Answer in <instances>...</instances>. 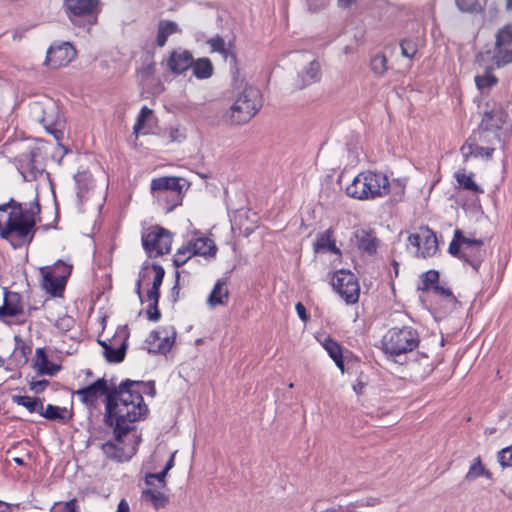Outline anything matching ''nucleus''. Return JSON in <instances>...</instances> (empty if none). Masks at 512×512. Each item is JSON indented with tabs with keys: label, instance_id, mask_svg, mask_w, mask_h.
I'll use <instances>...</instances> for the list:
<instances>
[{
	"label": "nucleus",
	"instance_id": "nucleus-32",
	"mask_svg": "<svg viewBox=\"0 0 512 512\" xmlns=\"http://www.w3.org/2000/svg\"><path fill=\"white\" fill-rule=\"evenodd\" d=\"M300 77L302 78L303 81L302 87L318 81L320 79L319 62L316 60L310 61L305 71L300 74Z\"/></svg>",
	"mask_w": 512,
	"mask_h": 512
},
{
	"label": "nucleus",
	"instance_id": "nucleus-46",
	"mask_svg": "<svg viewBox=\"0 0 512 512\" xmlns=\"http://www.w3.org/2000/svg\"><path fill=\"white\" fill-rule=\"evenodd\" d=\"M61 411L62 409L60 407L49 404L46 408L43 407L39 411V414L48 420L64 419Z\"/></svg>",
	"mask_w": 512,
	"mask_h": 512
},
{
	"label": "nucleus",
	"instance_id": "nucleus-35",
	"mask_svg": "<svg viewBox=\"0 0 512 512\" xmlns=\"http://www.w3.org/2000/svg\"><path fill=\"white\" fill-rule=\"evenodd\" d=\"M474 80L477 88L482 92L498 82L496 76L492 74V68H487L484 75H477Z\"/></svg>",
	"mask_w": 512,
	"mask_h": 512
},
{
	"label": "nucleus",
	"instance_id": "nucleus-34",
	"mask_svg": "<svg viewBox=\"0 0 512 512\" xmlns=\"http://www.w3.org/2000/svg\"><path fill=\"white\" fill-rule=\"evenodd\" d=\"M481 476H486L487 478H491V473L484 468L481 463V458L478 456L475 458L474 462L469 467L468 472L465 475V479L467 481H473Z\"/></svg>",
	"mask_w": 512,
	"mask_h": 512
},
{
	"label": "nucleus",
	"instance_id": "nucleus-51",
	"mask_svg": "<svg viewBox=\"0 0 512 512\" xmlns=\"http://www.w3.org/2000/svg\"><path fill=\"white\" fill-rule=\"evenodd\" d=\"M456 4L461 11L473 12L479 8L478 0H456Z\"/></svg>",
	"mask_w": 512,
	"mask_h": 512
},
{
	"label": "nucleus",
	"instance_id": "nucleus-60",
	"mask_svg": "<svg viewBox=\"0 0 512 512\" xmlns=\"http://www.w3.org/2000/svg\"><path fill=\"white\" fill-rule=\"evenodd\" d=\"M169 138L172 142H181L185 139V135L182 134L178 128H171L169 131Z\"/></svg>",
	"mask_w": 512,
	"mask_h": 512
},
{
	"label": "nucleus",
	"instance_id": "nucleus-10",
	"mask_svg": "<svg viewBox=\"0 0 512 512\" xmlns=\"http://www.w3.org/2000/svg\"><path fill=\"white\" fill-rule=\"evenodd\" d=\"M331 285L347 304H354L358 301L360 287L356 277L350 271L339 270L335 272Z\"/></svg>",
	"mask_w": 512,
	"mask_h": 512
},
{
	"label": "nucleus",
	"instance_id": "nucleus-2",
	"mask_svg": "<svg viewBox=\"0 0 512 512\" xmlns=\"http://www.w3.org/2000/svg\"><path fill=\"white\" fill-rule=\"evenodd\" d=\"M40 213L37 199L23 207L22 203L10 199L0 205V237L13 248L32 242L35 236L36 216Z\"/></svg>",
	"mask_w": 512,
	"mask_h": 512
},
{
	"label": "nucleus",
	"instance_id": "nucleus-18",
	"mask_svg": "<svg viewBox=\"0 0 512 512\" xmlns=\"http://www.w3.org/2000/svg\"><path fill=\"white\" fill-rule=\"evenodd\" d=\"M23 313V305L21 295L17 292H4V302L0 307V319L5 320L7 317H16Z\"/></svg>",
	"mask_w": 512,
	"mask_h": 512
},
{
	"label": "nucleus",
	"instance_id": "nucleus-15",
	"mask_svg": "<svg viewBox=\"0 0 512 512\" xmlns=\"http://www.w3.org/2000/svg\"><path fill=\"white\" fill-rule=\"evenodd\" d=\"M76 56V50L69 42L53 44L47 51L45 64L52 69L67 66Z\"/></svg>",
	"mask_w": 512,
	"mask_h": 512
},
{
	"label": "nucleus",
	"instance_id": "nucleus-5",
	"mask_svg": "<svg viewBox=\"0 0 512 512\" xmlns=\"http://www.w3.org/2000/svg\"><path fill=\"white\" fill-rule=\"evenodd\" d=\"M420 343L418 331L411 326L390 328L382 339V349L390 356L412 352Z\"/></svg>",
	"mask_w": 512,
	"mask_h": 512
},
{
	"label": "nucleus",
	"instance_id": "nucleus-19",
	"mask_svg": "<svg viewBox=\"0 0 512 512\" xmlns=\"http://www.w3.org/2000/svg\"><path fill=\"white\" fill-rule=\"evenodd\" d=\"M193 56L186 50H174L168 59V67L175 74H182L191 68Z\"/></svg>",
	"mask_w": 512,
	"mask_h": 512
},
{
	"label": "nucleus",
	"instance_id": "nucleus-8",
	"mask_svg": "<svg viewBox=\"0 0 512 512\" xmlns=\"http://www.w3.org/2000/svg\"><path fill=\"white\" fill-rule=\"evenodd\" d=\"M99 0H65L64 6L69 19L75 25L90 28L97 21Z\"/></svg>",
	"mask_w": 512,
	"mask_h": 512
},
{
	"label": "nucleus",
	"instance_id": "nucleus-30",
	"mask_svg": "<svg viewBox=\"0 0 512 512\" xmlns=\"http://www.w3.org/2000/svg\"><path fill=\"white\" fill-rule=\"evenodd\" d=\"M142 499L150 502L156 509L164 507L168 502L167 496L161 491L155 489L143 490Z\"/></svg>",
	"mask_w": 512,
	"mask_h": 512
},
{
	"label": "nucleus",
	"instance_id": "nucleus-59",
	"mask_svg": "<svg viewBox=\"0 0 512 512\" xmlns=\"http://www.w3.org/2000/svg\"><path fill=\"white\" fill-rule=\"evenodd\" d=\"M49 382L47 380L33 381L30 384V389L35 393H41L48 386Z\"/></svg>",
	"mask_w": 512,
	"mask_h": 512
},
{
	"label": "nucleus",
	"instance_id": "nucleus-64",
	"mask_svg": "<svg viewBox=\"0 0 512 512\" xmlns=\"http://www.w3.org/2000/svg\"><path fill=\"white\" fill-rule=\"evenodd\" d=\"M117 512H130L129 504L126 500L122 499L117 507Z\"/></svg>",
	"mask_w": 512,
	"mask_h": 512
},
{
	"label": "nucleus",
	"instance_id": "nucleus-22",
	"mask_svg": "<svg viewBox=\"0 0 512 512\" xmlns=\"http://www.w3.org/2000/svg\"><path fill=\"white\" fill-rule=\"evenodd\" d=\"M123 437H121V442L117 441H107L101 445V450L106 455L107 458L117 461L124 462L130 459V455L125 453L124 448L122 447Z\"/></svg>",
	"mask_w": 512,
	"mask_h": 512
},
{
	"label": "nucleus",
	"instance_id": "nucleus-42",
	"mask_svg": "<svg viewBox=\"0 0 512 512\" xmlns=\"http://www.w3.org/2000/svg\"><path fill=\"white\" fill-rule=\"evenodd\" d=\"M512 43V25H506L496 35L495 46H508Z\"/></svg>",
	"mask_w": 512,
	"mask_h": 512
},
{
	"label": "nucleus",
	"instance_id": "nucleus-40",
	"mask_svg": "<svg viewBox=\"0 0 512 512\" xmlns=\"http://www.w3.org/2000/svg\"><path fill=\"white\" fill-rule=\"evenodd\" d=\"M374 74L382 76L387 71V58L384 54L375 55L370 62Z\"/></svg>",
	"mask_w": 512,
	"mask_h": 512
},
{
	"label": "nucleus",
	"instance_id": "nucleus-53",
	"mask_svg": "<svg viewBox=\"0 0 512 512\" xmlns=\"http://www.w3.org/2000/svg\"><path fill=\"white\" fill-rule=\"evenodd\" d=\"M152 270L154 272V278H153L152 284H154L158 287H161L163 279H164V275H165L164 268L161 265L154 263V264H152Z\"/></svg>",
	"mask_w": 512,
	"mask_h": 512
},
{
	"label": "nucleus",
	"instance_id": "nucleus-7",
	"mask_svg": "<svg viewBox=\"0 0 512 512\" xmlns=\"http://www.w3.org/2000/svg\"><path fill=\"white\" fill-rule=\"evenodd\" d=\"M185 180L175 176L155 178L151 181V191L159 200L166 202L170 212L182 204Z\"/></svg>",
	"mask_w": 512,
	"mask_h": 512
},
{
	"label": "nucleus",
	"instance_id": "nucleus-11",
	"mask_svg": "<svg viewBox=\"0 0 512 512\" xmlns=\"http://www.w3.org/2000/svg\"><path fill=\"white\" fill-rule=\"evenodd\" d=\"M142 244L149 257L167 254L171 250V234L166 229L155 226L142 236Z\"/></svg>",
	"mask_w": 512,
	"mask_h": 512
},
{
	"label": "nucleus",
	"instance_id": "nucleus-3",
	"mask_svg": "<svg viewBox=\"0 0 512 512\" xmlns=\"http://www.w3.org/2000/svg\"><path fill=\"white\" fill-rule=\"evenodd\" d=\"M390 182L388 177L375 171L359 173L351 184L346 187V194L357 200H374L389 194Z\"/></svg>",
	"mask_w": 512,
	"mask_h": 512
},
{
	"label": "nucleus",
	"instance_id": "nucleus-62",
	"mask_svg": "<svg viewBox=\"0 0 512 512\" xmlns=\"http://www.w3.org/2000/svg\"><path fill=\"white\" fill-rule=\"evenodd\" d=\"M147 300H156L160 298V287L152 284L151 288L147 291Z\"/></svg>",
	"mask_w": 512,
	"mask_h": 512
},
{
	"label": "nucleus",
	"instance_id": "nucleus-25",
	"mask_svg": "<svg viewBox=\"0 0 512 512\" xmlns=\"http://www.w3.org/2000/svg\"><path fill=\"white\" fill-rule=\"evenodd\" d=\"M323 348L326 350L328 355L333 359L336 366L341 369V371L344 370V361H343V354H342V347L341 345L336 342L331 337H326L321 342Z\"/></svg>",
	"mask_w": 512,
	"mask_h": 512
},
{
	"label": "nucleus",
	"instance_id": "nucleus-63",
	"mask_svg": "<svg viewBox=\"0 0 512 512\" xmlns=\"http://www.w3.org/2000/svg\"><path fill=\"white\" fill-rule=\"evenodd\" d=\"M295 309H296V312L301 320L306 321L308 319V314L306 312V308L301 302H298L296 304Z\"/></svg>",
	"mask_w": 512,
	"mask_h": 512
},
{
	"label": "nucleus",
	"instance_id": "nucleus-44",
	"mask_svg": "<svg viewBox=\"0 0 512 512\" xmlns=\"http://www.w3.org/2000/svg\"><path fill=\"white\" fill-rule=\"evenodd\" d=\"M151 115H152V110L150 108H148L146 106L142 107V109L140 110V113L137 117L136 123L134 124V127H133V133L135 135H138V133L142 130L146 121L151 117Z\"/></svg>",
	"mask_w": 512,
	"mask_h": 512
},
{
	"label": "nucleus",
	"instance_id": "nucleus-21",
	"mask_svg": "<svg viewBox=\"0 0 512 512\" xmlns=\"http://www.w3.org/2000/svg\"><path fill=\"white\" fill-rule=\"evenodd\" d=\"M207 44L211 47L212 51L222 54L225 61H228L231 69L236 70V55L231 49V43H226L220 36H215L207 40Z\"/></svg>",
	"mask_w": 512,
	"mask_h": 512
},
{
	"label": "nucleus",
	"instance_id": "nucleus-37",
	"mask_svg": "<svg viewBox=\"0 0 512 512\" xmlns=\"http://www.w3.org/2000/svg\"><path fill=\"white\" fill-rule=\"evenodd\" d=\"M463 238H466V237L463 235L462 231L460 229H456L454 231V237L448 247V252L451 255L458 257L459 259H462V251H463L462 240H463Z\"/></svg>",
	"mask_w": 512,
	"mask_h": 512
},
{
	"label": "nucleus",
	"instance_id": "nucleus-28",
	"mask_svg": "<svg viewBox=\"0 0 512 512\" xmlns=\"http://www.w3.org/2000/svg\"><path fill=\"white\" fill-rule=\"evenodd\" d=\"M179 32L178 25L173 21H160L158 25V32L156 44L163 47L170 35Z\"/></svg>",
	"mask_w": 512,
	"mask_h": 512
},
{
	"label": "nucleus",
	"instance_id": "nucleus-27",
	"mask_svg": "<svg viewBox=\"0 0 512 512\" xmlns=\"http://www.w3.org/2000/svg\"><path fill=\"white\" fill-rule=\"evenodd\" d=\"M36 358L39 374L53 376L60 369V366L50 363L43 348L36 349Z\"/></svg>",
	"mask_w": 512,
	"mask_h": 512
},
{
	"label": "nucleus",
	"instance_id": "nucleus-17",
	"mask_svg": "<svg viewBox=\"0 0 512 512\" xmlns=\"http://www.w3.org/2000/svg\"><path fill=\"white\" fill-rule=\"evenodd\" d=\"M477 142H480L478 140L477 133L474 134L473 138H469L460 148V151L463 155L464 161L466 162L470 157H482L486 158L487 160L491 159L493 156V153L495 151V148L491 145H488L487 147H482L477 144Z\"/></svg>",
	"mask_w": 512,
	"mask_h": 512
},
{
	"label": "nucleus",
	"instance_id": "nucleus-38",
	"mask_svg": "<svg viewBox=\"0 0 512 512\" xmlns=\"http://www.w3.org/2000/svg\"><path fill=\"white\" fill-rule=\"evenodd\" d=\"M72 267L63 261H57L51 268H46L45 271L55 275L56 277L67 281L71 274Z\"/></svg>",
	"mask_w": 512,
	"mask_h": 512
},
{
	"label": "nucleus",
	"instance_id": "nucleus-41",
	"mask_svg": "<svg viewBox=\"0 0 512 512\" xmlns=\"http://www.w3.org/2000/svg\"><path fill=\"white\" fill-rule=\"evenodd\" d=\"M192 256V251L188 242L177 250L173 257L174 265L176 267H180L184 265Z\"/></svg>",
	"mask_w": 512,
	"mask_h": 512
},
{
	"label": "nucleus",
	"instance_id": "nucleus-39",
	"mask_svg": "<svg viewBox=\"0 0 512 512\" xmlns=\"http://www.w3.org/2000/svg\"><path fill=\"white\" fill-rule=\"evenodd\" d=\"M126 353V344L123 343L117 348L106 347L104 356L108 362L119 363L124 360Z\"/></svg>",
	"mask_w": 512,
	"mask_h": 512
},
{
	"label": "nucleus",
	"instance_id": "nucleus-16",
	"mask_svg": "<svg viewBox=\"0 0 512 512\" xmlns=\"http://www.w3.org/2000/svg\"><path fill=\"white\" fill-rule=\"evenodd\" d=\"M462 260L468 263L473 269L478 270L486 256L484 241L480 239L463 238Z\"/></svg>",
	"mask_w": 512,
	"mask_h": 512
},
{
	"label": "nucleus",
	"instance_id": "nucleus-48",
	"mask_svg": "<svg viewBox=\"0 0 512 512\" xmlns=\"http://www.w3.org/2000/svg\"><path fill=\"white\" fill-rule=\"evenodd\" d=\"M333 232L331 229H327L323 233L317 236V240L315 243L316 250H324L327 249L330 243L332 242Z\"/></svg>",
	"mask_w": 512,
	"mask_h": 512
},
{
	"label": "nucleus",
	"instance_id": "nucleus-6",
	"mask_svg": "<svg viewBox=\"0 0 512 512\" xmlns=\"http://www.w3.org/2000/svg\"><path fill=\"white\" fill-rule=\"evenodd\" d=\"M262 107V95L254 86L246 85L237 95L230 108L229 118L233 124H244L250 121Z\"/></svg>",
	"mask_w": 512,
	"mask_h": 512
},
{
	"label": "nucleus",
	"instance_id": "nucleus-58",
	"mask_svg": "<svg viewBox=\"0 0 512 512\" xmlns=\"http://www.w3.org/2000/svg\"><path fill=\"white\" fill-rule=\"evenodd\" d=\"M329 0H307L308 7L311 11H319L326 7Z\"/></svg>",
	"mask_w": 512,
	"mask_h": 512
},
{
	"label": "nucleus",
	"instance_id": "nucleus-14",
	"mask_svg": "<svg viewBox=\"0 0 512 512\" xmlns=\"http://www.w3.org/2000/svg\"><path fill=\"white\" fill-rule=\"evenodd\" d=\"M111 393L112 387L108 385L104 378H99L94 383L74 392L80 401L88 408H95L99 397L105 396L106 400Z\"/></svg>",
	"mask_w": 512,
	"mask_h": 512
},
{
	"label": "nucleus",
	"instance_id": "nucleus-50",
	"mask_svg": "<svg viewBox=\"0 0 512 512\" xmlns=\"http://www.w3.org/2000/svg\"><path fill=\"white\" fill-rule=\"evenodd\" d=\"M498 461L502 467H512V445L498 453Z\"/></svg>",
	"mask_w": 512,
	"mask_h": 512
},
{
	"label": "nucleus",
	"instance_id": "nucleus-31",
	"mask_svg": "<svg viewBox=\"0 0 512 512\" xmlns=\"http://www.w3.org/2000/svg\"><path fill=\"white\" fill-rule=\"evenodd\" d=\"M12 401L24 406L29 412H38L43 408V402L39 398L30 396L13 395Z\"/></svg>",
	"mask_w": 512,
	"mask_h": 512
},
{
	"label": "nucleus",
	"instance_id": "nucleus-1",
	"mask_svg": "<svg viewBox=\"0 0 512 512\" xmlns=\"http://www.w3.org/2000/svg\"><path fill=\"white\" fill-rule=\"evenodd\" d=\"M143 393L151 397L156 395L154 381L127 379L119 386L112 387V393L105 401L103 421L106 426L113 428V435L117 441L121 442V437L133 429V424L147 416L149 410L144 403Z\"/></svg>",
	"mask_w": 512,
	"mask_h": 512
},
{
	"label": "nucleus",
	"instance_id": "nucleus-13",
	"mask_svg": "<svg viewBox=\"0 0 512 512\" xmlns=\"http://www.w3.org/2000/svg\"><path fill=\"white\" fill-rule=\"evenodd\" d=\"M408 242L416 248L417 257H431L438 250L437 237L428 227H421L417 232L409 235Z\"/></svg>",
	"mask_w": 512,
	"mask_h": 512
},
{
	"label": "nucleus",
	"instance_id": "nucleus-23",
	"mask_svg": "<svg viewBox=\"0 0 512 512\" xmlns=\"http://www.w3.org/2000/svg\"><path fill=\"white\" fill-rule=\"evenodd\" d=\"M192 255L214 256L217 248L214 242L209 238H196L189 241Z\"/></svg>",
	"mask_w": 512,
	"mask_h": 512
},
{
	"label": "nucleus",
	"instance_id": "nucleus-61",
	"mask_svg": "<svg viewBox=\"0 0 512 512\" xmlns=\"http://www.w3.org/2000/svg\"><path fill=\"white\" fill-rule=\"evenodd\" d=\"M179 279H180V274L177 271L176 272V282L171 289V299H172V302H174V303L178 300V296H179V291H180Z\"/></svg>",
	"mask_w": 512,
	"mask_h": 512
},
{
	"label": "nucleus",
	"instance_id": "nucleus-45",
	"mask_svg": "<svg viewBox=\"0 0 512 512\" xmlns=\"http://www.w3.org/2000/svg\"><path fill=\"white\" fill-rule=\"evenodd\" d=\"M439 274L435 270H429L422 275V287L421 290L433 289L434 285H437Z\"/></svg>",
	"mask_w": 512,
	"mask_h": 512
},
{
	"label": "nucleus",
	"instance_id": "nucleus-36",
	"mask_svg": "<svg viewBox=\"0 0 512 512\" xmlns=\"http://www.w3.org/2000/svg\"><path fill=\"white\" fill-rule=\"evenodd\" d=\"M504 47L505 46H495L493 61L497 68H501L512 63V50Z\"/></svg>",
	"mask_w": 512,
	"mask_h": 512
},
{
	"label": "nucleus",
	"instance_id": "nucleus-26",
	"mask_svg": "<svg viewBox=\"0 0 512 512\" xmlns=\"http://www.w3.org/2000/svg\"><path fill=\"white\" fill-rule=\"evenodd\" d=\"M228 289L223 281L218 280L211 291L207 302L210 307H216L217 305H224L228 300Z\"/></svg>",
	"mask_w": 512,
	"mask_h": 512
},
{
	"label": "nucleus",
	"instance_id": "nucleus-49",
	"mask_svg": "<svg viewBox=\"0 0 512 512\" xmlns=\"http://www.w3.org/2000/svg\"><path fill=\"white\" fill-rule=\"evenodd\" d=\"M147 318L152 322H158L161 319V312L158 308L159 299L148 300Z\"/></svg>",
	"mask_w": 512,
	"mask_h": 512
},
{
	"label": "nucleus",
	"instance_id": "nucleus-29",
	"mask_svg": "<svg viewBox=\"0 0 512 512\" xmlns=\"http://www.w3.org/2000/svg\"><path fill=\"white\" fill-rule=\"evenodd\" d=\"M191 68L193 75L198 79H207L213 74V65L208 58H199L196 61L193 60Z\"/></svg>",
	"mask_w": 512,
	"mask_h": 512
},
{
	"label": "nucleus",
	"instance_id": "nucleus-4",
	"mask_svg": "<svg viewBox=\"0 0 512 512\" xmlns=\"http://www.w3.org/2000/svg\"><path fill=\"white\" fill-rule=\"evenodd\" d=\"M509 132L507 114L500 106L485 110L477 131L480 143L494 145L501 142Z\"/></svg>",
	"mask_w": 512,
	"mask_h": 512
},
{
	"label": "nucleus",
	"instance_id": "nucleus-9",
	"mask_svg": "<svg viewBox=\"0 0 512 512\" xmlns=\"http://www.w3.org/2000/svg\"><path fill=\"white\" fill-rule=\"evenodd\" d=\"M31 117L39 122L43 128L56 139H59L58 133H61L57 126L60 124L59 108L52 100L44 102H34L31 106Z\"/></svg>",
	"mask_w": 512,
	"mask_h": 512
},
{
	"label": "nucleus",
	"instance_id": "nucleus-57",
	"mask_svg": "<svg viewBox=\"0 0 512 512\" xmlns=\"http://www.w3.org/2000/svg\"><path fill=\"white\" fill-rule=\"evenodd\" d=\"M149 270L147 268L142 269L139 273V279L136 282L135 285V293L138 295L141 302H143L142 292H141V284L142 280L147 278L149 276Z\"/></svg>",
	"mask_w": 512,
	"mask_h": 512
},
{
	"label": "nucleus",
	"instance_id": "nucleus-47",
	"mask_svg": "<svg viewBox=\"0 0 512 512\" xmlns=\"http://www.w3.org/2000/svg\"><path fill=\"white\" fill-rule=\"evenodd\" d=\"M77 500L75 498L67 502H57L50 509V512H77Z\"/></svg>",
	"mask_w": 512,
	"mask_h": 512
},
{
	"label": "nucleus",
	"instance_id": "nucleus-24",
	"mask_svg": "<svg viewBox=\"0 0 512 512\" xmlns=\"http://www.w3.org/2000/svg\"><path fill=\"white\" fill-rule=\"evenodd\" d=\"M41 272L43 275L42 285L44 289L52 296H60L64 290L66 281L48 273L44 268L41 269Z\"/></svg>",
	"mask_w": 512,
	"mask_h": 512
},
{
	"label": "nucleus",
	"instance_id": "nucleus-55",
	"mask_svg": "<svg viewBox=\"0 0 512 512\" xmlns=\"http://www.w3.org/2000/svg\"><path fill=\"white\" fill-rule=\"evenodd\" d=\"M432 290L434 291V293H436L440 296H443L445 298H448L450 300V302H452V303L456 302V298L449 288H446V287H443V286H440L437 284V285L433 286Z\"/></svg>",
	"mask_w": 512,
	"mask_h": 512
},
{
	"label": "nucleus",
	"instance_id": "nucleus-43",
	"mask_svg": "<svg viewBox=\"0 0 512 512\" xmlns=\"http://www.w3.org/2000/svg\"><path fill=\"white\" fill-rule=\"evenodd\" d=\"M400 47L402 56L409 59H412L418 50L416 41L410 38L402 40Z\"/></svg>",
	"mask_w": 512,
	"mask_h": 512
},
{
	"label": "nucleus",
	"instance_id": "nucleus-12",
	"mask_svg": "<svg viewBox=\"0 0 512 512\" xmlns=\"http://www.w3.org/2000/svg\"><path fill=\"white\" fill-rule=\"evenodd\" d=\"M176 339V330L172 326L160 327L150 332L146 338L147 351L150 354L168 353Z\"/></svg>",
	"mask_w": 512,
	"mask_h": 512
},
{
	"label": "nucleus",
	"instance_id": "nucleus-33",
	"mask_svg": "<svg viewBox=\"0 0 512 512\" xmlns=\"http://www.w3.org/2000/svg\"><path fill=\"white\" fill-rule=\"evenodd\" d=\"M455 178L459 185L469 191H473L475 193H483V189H481L472 179V174L467 175L465 170H458L455 173Z\"/></svg>",
	"mask_w": 512,
	"mask_h": 512
},
{
	"label": "nucleus",
	"instance_id": "nucleus-54",
	"mask_svg": "<svg viewBox=\"0 0 512 512\" xmlns=\"http://www.w3.org/2000/svg\"><path fill=\"white\" fill-rule=\"evenodd\" d=\"M167 472L165 470L159 472V473H149L146 475L145 482L148 486H152L154 483V480H158L162 486H165V476Z\"/></svg>",
	"mask_w": 512,
	"mask_h": 512
},
{
	"label": "nucleus",
	"instance_id": "nucleus-20",
	"mask_svg": "<svg viewBox=\"0 0 512 512\" xmlns=\"http://www.w3.org/2000/svg\"><path fill=\"white\" fill-rule=\"evenodd\" d=\"M353 242L362 251L374 254L378 247V240L374 233L366 229H358L353 233Z\"/></svg>",
	"mask_w": 512,
	"mask_h": 512
},
{
	"label": "nucleus",
	"instance_id": "nucleus-56",
	"mask_svg": "<svg viewBox=\"0 0 512 512\" xmlns=\"http://www.w3.org/2000/svg\"><path fill=\"white\" fill-rule=\"evenodd\" d=\"M381 503L380 498L369 496L364 499H360L355 501V505H358V507H374Z\"/></svg>",
	"mask_w": 512,
	"mask_h": 512
},
{
	"label": "nucleus",
	"instance_id": "nucleus-52",
	"mask_svg": "<svg viewBox=\"0 0 512 512\" xmlns=\"http://www.w3.org/2000/svg\"><path fill=\"white\" fill-rule=\"evenodd\" d=\"M55 325L59 330L66 332L74 326V319L71 316L64 315L56 321Z\"/></svg>",
	"mask_w": 512,
	"mask_h": 512
}]
</instances>
